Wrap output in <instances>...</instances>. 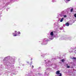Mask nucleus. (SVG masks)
Listing matches in <instances>:
<instances>
[{"label": "nucleus", "instance_id": "f257e3e1", "mask_svg": "<svg viewBox=\"0 0 76 76\" xmlns=\"http://www.w3.org/2000/svg\"><path fill=\"white\" fill-rule=\"evenodd\" d=\"M59 73H60V71L59 70L57 71L56 72V75H59Z\"/></svg>", "mask_w": 76, "mask_h": 76}, {"label": "nucleus", "instance_id": "f03ea898", "mask_svg": "<svg viewBox=\"0 0 76 76\" xmlns=\"http://www.w3.org/2000/svg\"><path fill=\"white\" fill-rule=\"evenodd\" d=\"M66 26H69V23H67L65 24Z\"/></svg>", "mask_w": 76, "mask_h": 76}, {"label": "nucleus", "instance_id": "7ed1b4c3", "mask_svg": "<svg viewBox=\"0 0 76 76\" xmlns=\"http://www.w3.org/2000/svg\"><path fill=\"white\" fill-rule=\"evenodd\" d=\"M50 35H51L52 36H53V35H54V33H53V32H51L50 33Z\"/></svg>", "mask_w": 76, "mask_h": 76}, {"label": "nucleus", "instance_id": "20e7f679", "mask_svg": "<svg viewBox=\"0 0 76 76\" xmlns=\"http://www.w3.org/2000/svg\"><path fill=\"white\" fill-rule=\"evenodd\" d=\"M64 19V18H62L60 20V22H62L63 21V20Z\"/></svg>", "mask_w": 76, "mask_h": 76}, {"label": "nucleus", "instance_id": "39448f33", "mask_svg": "<svg viewBox=\"0 0 76 76\" xmlns=\"http://www.w3.org/2000/svg\"><path fill=\"white\" fill-rule=\"evenodd\" d=\"M73 10V9L72 8V9H71L70 12H72Z\"/></svg>", "mask_w": 76, "mask_h": 76}, {"label": "nucleus", "instance_id": "423d86ee", "mask_svg": "<svg viewBox=\"0 0 76 76\" xmlns=\"http://www.w3.org/2000/svg\"><path fill=\"white\" fill-rule=\"evenodd\" d=\"M17 36V34H15L14 35H13V37H16Z\"/></svg>", "mask_w": 76, "mask_h": 76}, {"label": "nucleus", "instance_id": "0eeeda50", "mask_svg": "<svg viewBox=\"0 0 76 76\" xmlns=\"http://www.w3.org/2000/svg\"><path fill=\"white\" fill-rule=\"evenodd\" d=\"M72 59H73V60H76V58L75 57H73V58H72Z\"/></svg>", "mask_w": 76, "mask_h": 76}, {"label": "nucleus", "instance_id": "6e6552de", "mask_svg": "<svg viewBox=\"0 0 76 76\" xmlns=\"http://www.w3.org/2000/svg\"><path fill=\"white\" fill-rule=\"evenodd\" d=\"M61 61L62 62H64V59H62L61 60Z\"/></svg>", "mask_w": 76, "mask_h": 76}, {"label": "nucleus", "instance_id": "1a4fd4ad", "mask_svg": "<svg viewBox=\"0 0 76 76\" xmlns=\"http://www.w3.org/2000/svg\"><path fill=\"white\" fill-rule=\"evenodd\" d=\"M59 75H59V76H61V73H59Z\"/></svg>", "mask_w": 76, "mask_h": 76}, {"label": "nucleus", "instance_id": "9d476101", "mask_svg": "<svg viewBox=\"0 0 76 76\" xmlns=\"http://www.w3.org/2000/svg\"><path fill=\"white\" fill-rule=\"evenodd\" d=\"M18 34H20V32L19 31H18Z\"/></svg>", "mask_w": 76, "mask_h": 76}, {"label": "nucleus", "instance_id": "9b49d317", "mask_svg": "<svg viewBox=\"0 0 76 76\" xmlns=\"http://www.w3.org/2000/svg\"><path fill=\"white\" fill-rule=\"evenodd\" d=\"M66 17H67V15H65L64 16V18H66Z\"/></svg>", "mask_w": 76, "mask_h": 76}, {"label": "nucleus", "instance_id": "f8f14e48", "mask_svg": "<svg viewBox=\"0 0 76 76\" xmlns=\"http://www.w3.org/2000/svg\"><path fill=\"white\" fill-rule=\"evenodd\" d=\"M70 66H67V68H70Z\"/></svg>", "mask_w": 76, "mask_h": 76}, {"label": "nucleus", "instance_id": "ddd939ff", "mask_svg": "<svg viewBox=\"0 0 76 76\" xmlns=\"http://www.w3.org/2000/svg\"><path fill=\"white\" fill-rule=\"evenodd\" d=\"M74 16L75 18H76V14H75V15H74Z\"/></svg>", "mask_w": 76, "mask_h": 76}, {"label": "nucleus", "instance_id": "4468645a", "mask_svg": "<svg viewBox=\"0 0 76 76\" xmlns=\"http://www.w3.org/2000/svg\"><path fill=\"white\" fill-rule=\"evenodd\" d=\"M34 66L32 65V68H34Z\"/></svg>", "mask_w": 76, "mask_h": 76}, {"label": "nucleus", "instance_id": "2eb2a0df", "mask_svg": "<svg viewBox=\"0 0 76 76\" xmlns=\"http://www.w3.org/2000/svg\"><path fill=\"white\" fill-rule=\"evenodd\" d=\"M15 32H17V31H15Z\"/></svg>", "mask_w": 76, "mask_h": 76}, {"label": "nucleus", "instance_id": "dca6fc26", "mask_svg": "<svg viewBox=\"0 0 76 76\" xmlns=\"http://www.w3.org/2000/svg\"><path fill=\"white\" fill-rule=\"evenodd\" d=\"M67 1H70V0H66Z\"/></svg>", "mask_w": 76, "mask_h": 76}, {"label": "nucleus", "instance_id": "f3484780", "mask_svg": "<svg viewBox=\"0 0 76 76\" xmlns=\"http://www.w3.org/2000/svg\"><path fill=\"white\" fill-rule=\"evenodd\" d=\"M12 35H15V34L14 33H13Z\"/></svg>", "mask_w": 76, "mask_h": 76}, {"label": "nucleus", "instance_id": "a211bd4d", "mask_svg": "<svg viewBox=\"0 0 76 76\" xmlns=\"http://www.w3.org/2000/svg\"><path fill=\"white\" fill-rule=\"evenodd\" d=\"M30 66H31V64H30Z\"/></svg>", "mask_w": 76, "mask_h": 76}, {"label": "nucleus", "instance_id": "6ab92c4d", "mask_svg": "<svg viewBox=\"0 0 76 76\" xmlns=\"http://www.w3.org/2000/svg\"><path fill=\"white\" fill-rule=\"evenodd\" d=\"M27 63H29L28 62H27Z\"/></svg>", "mask_w": 76, "mask_h": 76}]
</instances>
